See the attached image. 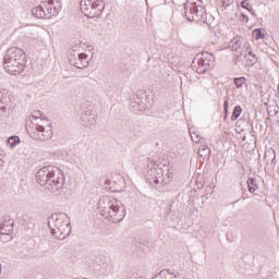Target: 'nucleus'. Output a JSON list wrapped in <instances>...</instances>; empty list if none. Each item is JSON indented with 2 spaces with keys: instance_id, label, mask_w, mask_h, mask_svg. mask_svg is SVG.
Segmentation results:
<instances>
[{
  "instance_id": "a878e982",
  "label": "nucleus",
  "mask_w": 279,
  "mask_h": 279,
  "mask_svg": "<svg viewBox=\"0 0 279 279\" xmlns=\"http://www.w3.org/2000/svg\"><path fill=\"white\" fill-rule=\"evenodd\" d=\"M253 34L256 38V40H260V38H265V33L260 28L254 29Z\"/></svg>"
},
{
  "instance_id": "39448f33",
  "label": "nucleus",
  "mask_w": 279,
  "mask_h": 279,
  "mask_svg": "<svg viewBox=\"0 0 279 279\" xmlns=\"http://www.w3.org/2000/svg\"><path fill=\"white\" fill-rule=\"evenodd\" d=\"M184 14L187 21L208 24V14L206 13V8H204L202 4H197V2L187 1L184 4Z\"/></svg>"
},
{
  "instance_id": "1a4fd4ad",
  "label": "nucleus",
  "mask_w": 279,
  "mask_h": 279,
  "mask_svg": "<svg viewBox=\"0 0 279 279\" xmlns=\"http://www.w3.org/2000/svg\"><path fill=\"white\" fill-rule=\"evenodd\" d=\"M52 123L50 122L48 124V129L46 131V134H40V132H45V126L40 124H35L34 129L32 131H28V134L31 138H34V141H51L53 137V131L51 130Z\"/></svg>"
},
{
  "instance_id": "7c9ffc66",
  "label": "nucleus",
  "mask_w": 279,
  "mask_h": 279,
  "mask_svg": "<svg viewBox=\"0 0 279 279\" xmlns=\"http://www.w3.org/2000/svg\"><path fill=\"white\" fill-rule=\"evenodd\" d=\"M33 119H43V111H37V114L32 116Z\"/></svg>"
},
{
  "instance_id": "9d476101",
  "label": "nucleus",
  "mask_w": 279,
  "mask_h": 279,
  "mask_svg": "<svg viewBox=\"0 0 279 279\" xmlns=\"http://www.w3.org/2000/svg\"><path fill=\"white\" fill-rule=\"evenodd\" d=\"M246 60V66H254L256 62H258V58H256V54L252 53V51H241V53H235V64H239V62H245Z\"/></svg>"
},
{
  "instance_id": "393cba45",
  "label": "nucleus",
  "mask_w": 279,
  "mask_h": 279,
  "mask_svg": "<svg viewBox=\"0 0 279 279\" xmlns=\"http://www.w3.org/2000/svg\"><path fill=\"white\" fill-rule=\"evenodd\" d=\"M190 135H191L193 143H199V141H202V135H199V133H197V132H192L190 130Z\"/></svg>"
},
{
  "instance_id": "6ab92c4d",
  "label": "nucleus",
  "mask_w": 279,
  "mask_h": 279,
  "mask_svg": "<svg viewBox=\"0 0 279 279\" xmlns=\"http://www.w3.org/2000/svg\"><path fill=\"white\" fill-rule=\"evenodd\" d=\"M131 108L133 112H145L147 110L141 102H138L136 99L135 101L131 102Z\"/></svg>"
},
{
  "instance_id": "aec40b11",
  "label": "nucleus",
  "mask_w": 279,
  "mask_h": 279,
  "mask_svg": "<svg viewBox=\"0 0 279 279\" xmlns=\"http://www.w3.org/2000/svg\"><path fill=\"white\" fill-rule=\"evenodd\" d=\"M247 186H248L250 193H254L258 191V184H256V180L254 178H248Z\"/></svg>"
},
{
  "instance_id": "5701e85b",
  "label": "nucleus",
  "mask_w": 279,
  "mask_h": 279,
  "mask_svg": "<svg viewBox=\"0 0 279 279\" xmlns=\"http://www.w3.org/2000/svg\"><path fill=\"white\" fill-rule=\"evenodd\" d=\"M60 13V5L57 8V7H50L49 9H48V12H47V14H49L50 15V19H51V16H58V14Z\"/></svg>"
},
{
  "instance_id": "b1692460",
  "label": "nucleus",
  "mask_w": 279,
  "mask_h": 279,
  "mask_svg": "<svg viewBox=\"0 0 279 279\" xmlns=\"http://www.w3.org/2000/svg\"><path fill=\"white\" fill-rule=\"evenodd\" d=\"M241 8H243L244 10H247L248 12L254 11V8H252V4H250V0H243L241 2Z\"/></svg>"
},
{
  "instance_id": "c9c22d12",
  "label": "nucleus",
  "mask_w": 279,
  "mask_h": 279,
  "mask_svg": "<svg viewBox=\"0 0 279 279\" xmlns=\"http://www.w3.org/2000/svg\"><path fill=\"white\" fill-rule=\"evenodd\" d=\"M48 4H49V5H53V0H49V1H48Z\"/></svg>"
},
{
  "instance_id": "c85d7f7f",
  "label": "nucleus",
  "mask_w": 279,
  "mask_h": 279,
  "mask_svg": "<svg viewBox=\"0 0 279 279\" xmlns=\"http://www.w3.org/2000/svg\"><path fill=\"white\" fill-rule=\"evenodd\" d=\"M162 182L166 183V179H159V178H157V177L154 178V183H155V184H162Z\"/></svg>"
},
{
  "instance_id": "0eeeda50",
  "label": "nucleus",
  "mask_w": 279,
  "mask_h": 279,
  "mask_svg": "<svg viewBox=\"0 0 279 279\" xmlns=\"http://www.w3.org/2000/svg\"><path fill=\"white\" fill-rule=\"evenodd\" d=\"M203 58H195L193 61V69H195L196 73L199 75L206 73L208 69H213L215 66V56L210 52L202 53Z\"/></svg>"
},
{
  "instance_id": "4be33fe9",
  "label": "nucleus",
  "mask_w": 279,
  "mask_h": 279,
  "mask_svg": "<svg viewBox=\"0 0 279 279\" xmlns=\"http://www.w3.org/2000/svg\"><path fill=\"white\" fill-rule=\"evenodd\" d=\"M8 143L10 145V147L13 149V147H16V145H19V143H21V138L16 135L10 136L8 138Z\"/></svg>"
},
{
  "instance_id": "6e6552de",
  "label": "nucleus",
  "mask_w": 279,
  "mask_h": 279,
  "mask_svg": "<svg viewBox=\"0 0 279 279\" xmlns=\"http://www.w3.org/2000/svg\"><path fill=\"white\" fill-rule=\"evenodd\" d=\"M68 60L72 66H75V69H86V66H88V54L77 50H70Z\"/></svg>"
},
{
  "instance_id": "ddd939ff",
  "label": "nucleus",
  "mask_w": 279,
  "mask_h": 279,
  "mask_svg": "<svg viewBox=\"0 0 279 279\" xmlns=\"http://www.w3.org/2000/svg\"><path fill=\"white\" fill-rule=\"evenodd\" d=\"M241 47H243V38L239 36L234 37L229 41V49L231 51H236V53H241V51H243Z\"/></svg>"
},
{
  "instance_id": "cd10ccee",
  "label": "nucleus",
  "mask_w": 279,
  "mask_h": 279,
  "mask_svg": "<svg viewBox=\"0 0 279 279\" xmlns=\"http://www.w3.org/2000/svg\"><path fill=\"white\" fill-rule=\"evenodd\" d=\"M159 276H161V278H167V276H173V272L171 269H163L159 272Z\"/></svg>"
},
{
  "instance_id": "f257e3e1",
  "label": "nucleus",
  "mask_w": 279,
  "mask_h": 279,
  "mask_svg": "<svg viewBox=\"0 0 279 279\" xmlns=\"http://www.w3.org/2000/svg\"><path fill=\"white\" fill-rule=\"evenodd\" d=\"M36 182H38L45 191L53 193L54 195H60L62 189H64L65 179L64 174L60 175V173H56L53 167L45 166L37 171Z\"/></svg>"
},
{
  "instance_id": "412c9836",
  "label": "nucleus",
  "mask_w": 279,
  "mask_h": 279,
  "mask_svg": "<svg viewBox=\"0 0 279 279\" xmlns=\"http://www.w3.org/2000/svg\"><path fill=\"white\" fill-rule=\"evenodd\" d=\"M241 112H243V108L241 106H235L231 116V121H236L239 117H241Z\"/></svg>"
},
{
  "instance_id": "c756f323",
  "label": "nucleus",
  "mask_w": 279,
  "mask_h": 279,
  "mask_svg": "<svg viewBox=\"0 0 279 279\" xmlns=\"http://www.w3.org/2000/svg\"><path fill=\"white\" fill-rule=\"evenodd\" d=\"M166 175H167L166 183L171 182V178H173V173H171V172H169V170H167Z\"/></svg>"
},
{
  "instance_id": "473e14b6",
  "label": "nucleus",
  "mask_w": 279,
  "mask_h": 279,
  "mask_svg": "<svg viewBox=\"0 0 279 279\" xmlns=\"http://www.w3.org/2000/svg\"><path fill=\"white\" fill-rule=\"evenodd\" d=\"M223 110H225V114H228V100H225Z\"/></svg>"
},
{
  "instance_id": "72a5a7b5",
  "label": "nucleus",
  "mask_w": 279,
  "mask_h": 279,
  "mask_svg": "<svg viewBox=\"0 0 279 279\" xmlns=\"http://www.w3.org/2000/svg\"><path fill=\"white\" fill-rule=\"evenodd\" d=\"M0 95H1V97L3 99V95H8V89H5V88L1 89L0 90Z\"/></svg>"
},
{
  "instance_id": "f704fd0d",
  "label": "nucleus",
  "mask_w": 279,
  "mask_h": 279,
  "mask_svg": "<svg viewBox=\"0 0 279 279\" xmlns=\"http://www.w3.org/2000/svg\"><path fill=\"white\" fill-rule=\"evenodd\" d=\"M1 112H5V110H8V108H5V107H1Z\"/></svg>"
},
{
  "instance_id": "20e7f679",
  "label": "nucleus",
  "mask_w": 279,
  "mask_h": 279,
  "mask_svg": "<svg viewBox=\"0 0 279 279\" xmlns=\"http://www.w3.org/2000/svg\"><path fill=\"white\" fill-rule=\"evenodd\" d=\"M48 226L51 229L52 236L57 235L59 241H63L71 235V218L64 213L52 214L49 218Z\"/></svg>"
},
{
  "instance_id": "2eb2a0df",
  "label": "nucleus",
  "mask_w": 279,
  "mask_h": 279,
  "mask_svg": "<svg viewBox=\"0 0 279 279\" xmlns=\"http://www.w3.org/2000/svg\"><path fill=\"white\" fill-rule=\"evenodd\" d=\"M32 14L35 19H51V15L47 14L41 5L33 8Z\"/></svg>"
},
{
  "instance_id": "a211bd4d",
  "label": "nucleus",
  "mask_w": 279,
  "mask_h": 279,
  "mask_svg": "<svg viewBox=\"0 0 279 279\" xmlns=\"http://www.w3.org/2000/svg\"><path fill=\"white\" fill-rule=\"evenodd\" d=\"M198 156L201 158H210V148L206 145H201L198 147Z\"/></svg>"
},
{
  "instance_id": "7ed1b4c3",
  "label": "nucleus",
  "mask_w": 279,
  "mask_h": 279,
  "mask_svg": "<svg viewBox=\"0 0 279 279\" xmlns=\"http://www.w3.org/2000/svg\"><path fill=\"white\" fill-rule=\"evenodd\" d=\"M27 66V54L21 48H9L3 58V68L9 75H19Z\"/></svg>"
},
{
  "instance_id": "dca6fc26",
  "label": "nucleus",
  "mask_w": 279,
  "mask_h": 279,
  "mask_svg": "<svg viewBox=\"0 0 279 279\" xmlns=\"http://www.w3.org/2000/svg\"><path fill=\"white\" fill-rule=\"evenodd\" d=\"M82 121L86 128H90L97 123V116H95V113L84 114Z\"/></svg>"
},
{
  "instance_id": "4468645a",
  "label": "nucleus",
  "mask_w": 279,
  "mask_h": 279,
  "mask_svg": "<svg viewBox=\"0 0 279 279\" xmlns=\"http://www.w3.org/2000/svg\"><path fill=\"white\" fill-rule=\"evenodd\" d=\"M122 130L129 134H133L138 130V123L134 120H125L122 124Z\"/></svg>"
},
{
  "instance_id": "2f4dec72",
  "label": "nucleus",
  "mask_w": 279,
  "mask_h": 279,
  "mask_svg": "<svg viewBox=\"0 0 279 279\" xmlns=\"http://www.w3.org/2000/svg\"><path fill=\"white\" fill-rule=\"evenodd\" d=\"M240 21H244V23H247V21H250V17H247V15H245L244 13L241 14Z\"/></svg>"
},
{
  "instance_id": "9b49d317",
  "label": "nucleus",
  "mask_w": 279,
  "mask_h": 279,
  "mask_svg": "<svg viewBox=\"0 0 279 279\" xmlns=\"http://www.w3.org/2000/svg\"><path fill=\"white\" fill-rule=\"evenodd\" d=\"M138 104H141L146 110L151 108L154 106V99L149 97L147 92L141 89L137 92L136 98H135Z\"/></svg>"
},
{
  "instance_id": "bb28decb",
  "label": "nucleus",
  "mask_w": 279,
  "mask_h": 279,
  "mask_svg": "<svg viewBox=\"0 0 279 279\" xmlns=\"http://www.w3.org/2000/svg\"><path fill=\"white\" fill-rule=\"evenodd\" d=\"M243 84H245V77H238L234 78V85L236 86V88H243Z\"/></svg>"
},
{
  "instance_id": "f3484780",
  "label": "nucleus",
  "mask_w": 279,
  "mask_h": 279,
  "mask_svg": "<svg viewBox=\"0 0 279 279\" xmlns=\"http://www.w3.org/2000/svg\"><path fill=\"white\" fill-rule=\"evenodd\" d=\"M264 159L267 160V162L270 160L272 167H276V150L272 148L268 149L264 155Z\"/></svg>"
},
{
  "instance_id": "f03ea898",
  "label": "nucleus",
  "mask_w": 279,
  "mask_h": 279,
  "mask_svg": "<svg viewBox=\"0 0 279 279\" xmlns=\"http://www.w3.org/2000/svg\"><path fill=\"white\" fill-rule=\"evenodd\" d=\"M99 214L111 223H120L125 219V207L112 196H102L98 202Z\"/></svg>"
},
{
  "instance_id": "f8f14e48",
  "label": "nucleus",
  "mask_w": 279,
  "mask_h": 279,
  "mask_svg": "<svg viewBox=\"0 0 279 279\" xmlns=\"http://www.w3.org/2000/svg\"><path fill=\"white\" fill-rule=\"evenodd\" d=\"M14 230V221L10 216H4L3 219L0 220V234L10 235V232Z\"/></svg>"
},
{
  "instance_id": "423d86ee",
  "label": "nucleus",
  "mask_w": 279,
  "mask_h": 279,
  "mask_svg": "<svg viewBox=\"0 0 279 279\" xmlns=\"http://www.w3.org/2000/svg\"><path fill=\"white\" fill-rule=\"evenodd\" d=\"M80 8L83 14L88 19H97L106 10L105 0H81Z\"/></svg>"
},
{
  "instance_id": "e433bc0d",
  "label": "nucleus",
  "mask_w": 279,
  "mask_h": 279,
  "mask_svg": "<svg viewBox=\"0 0 279 279\" xmlns=\"http://www.w3.org/2000/svg\"><path fill=\"white\" fill-rule=\"evenodd\" d=\"M40 134H47V130L45 129V132H40Z\"/></svg>"
}]
</instances>
